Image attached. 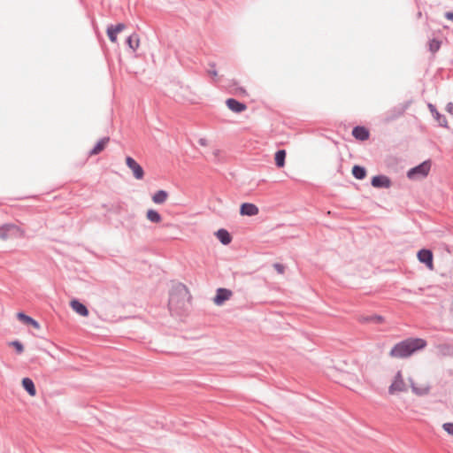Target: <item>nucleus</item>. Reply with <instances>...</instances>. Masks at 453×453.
Returning a JSON list of instances; mask_svg holds the SVG:
<instances>
[{
	"instance_id": "nucleus-4",
	"label": "nucleus",
	"mask_w": 453,
	"mask_h": 453,
	"mask_svg": "<svg viewBox=\"0 0 453 453\" xmlns=\"http://www.w3.org/2000/svg\"><path fill=\"white\" fill-rule=\"evenodd\" d=\"M408 389V384L406 383L402 371H397V372L393 377L391 383L388 387V394L390 395H395L401 393L406 392Z\"/></svg>"
},
{
	"instance_id": "nucleus-11",
	"label": "nucleus",
	"mask_w": 453,
	"mask_h": 453,
	"mask_svg": "<svg viewBox=\"0 0 453 453\" xmlns=\"http://www.w3.org/2000/svg\"><path fill=\"white\" fill-rule=\"evenodd\" d=\"M126 26L122 23H119L116 26H111L107 28V35L110 41L113 43L117 42V35L122 32L125 29Z\"/></svg>"
},
{
	"instance_id": "nucleus-22",
	"label": "nucleus",
	"mask_w": 453,
	"mask_h": 453,
	"mask_svg": "<svg viewBox=\"0 0 453 453\" xmlns=\"http://www.w3.org/2000/svg\"><path fill=\"white\" fill-rule=\"evenodd\" d=\"M146 218L148 220L153 223H159L162 220L160 214L157 211L152 209L147 211Z\"/></svg>"
},
{
	"instance_id": "nucleus-12",
	"label": "nucleus",
	"mask_w": 453,
	"mask_h": 453,
	"mask_svg": "<svg viewBox=\"0 0 453 453\" xmlns=\"http://www.w3.org/2000/svg\"><path fill=\"white\" fill-rule=\"evenodd\" d=\"M70 306L77 314L82 317H88L89 314L88 308L77 299L71 300Z\"/></svg>"
},
{
	"instance_id": "nucleus-38",
	"label": "nucleus",
	"mask_w": 453,
	"mask_h": 453,
	"mask_svg": "<svg viewBox=\"0 0 453 453\" xmlns=\"http://www.w3.org/2000/svg\"><path fill=\"white\" fill-rule=\"evenodd\" d=\"M219 150L214 151V155H215V157H218V156H219Z\"/></svg>"
},
{
	"instance_id": "nucleus-17",
	"label": "nucleus",
	"mask_w": 453,
	"mask_h": 453,
	"mask_svg": "<svg viewBox=\"0 0 453 453\" xmlns=\"http://www.w3.org/2000/svg\"><path fill=\"white\" fill-rule=\"evenodd\" d=\"M22 386L30 396H35L36 389H35V384L31 379L24 378L22 380Z\"/></svg>"
},
{
	"instance_id": "nucleus-37",
	"label": "nucleus",
	"mask_w": 453,
	"mask_h": 453,
	"mask_svg": "<svg viewBox=\"0 0 453 453\" xmlns=\"http://www.w3.org/2000/svg\"><path fill=\"white\" fill-rule=\"evenodd\" d=\"M199 143L203 146H206L207 145V141L205 139H201L199 141Z\"/></svg>"
},
{
	"instance_id": "nucleus-5",
	"label": "nucleus",
	"mask_w": 453,
	"mask_h": 453,
	"mask_svg": "<svg viewBox=\"0 0 453 453\" xmlns=\"http://www.w3.org/2000/svg\"><path fill=\"white\" fill-rule=\"evenodd\" d=\"M24 236V232L16 225L5 224L0 226V240L8 241Z\"/></svg>"
},
{
	"instance_id": "nucleus-13",
	"label": "nucleus",
	"mask_w": 453,
	"mask_h": 453,
	"mask_svg": "<svg viewBox=\"0 0 453 453\" xmlns=\"http://www.w3.org/2000/svg\"><path fill=\"white\" fill-rule=\"evenodd\" d=\"M226 104L232 111L236 113L244 111L247 109V106L244 104L240 103L234 98L227 99L226 101Z\"/></svg>"
},
{
	"instance_id": "nucleus-36",
	"label": "nucleus",
	"mask_w": 453,
	"mask_h": 453,
	"mask_svg": "<svg viewBox=\"0 0 453 453\" xmlns=\"http://www.w3.org/2000/svg\"><path fill=\"white\" fill-rule=\"evenodd\" d=\"M445 17L449 20H453V12H446Z\"/></svg>"
},
{
	"instance_id": "nucleus-34",
	"label": "nucleus",
	"mask_w": 453,
	"mask_h": 453,
	"mask_svg": "<svg viewBox=\"0 0 453 453\" xmlns=\"http://www.w3.org/2000/svg\"><path fill=\"white\" fill-rule=\"evenodd\" d=\"M446 110L449 113L452 114L453 115V104L452 103H449L447 104V107H446Z\"/></svg>"
},
{
	"instance_id": "nucleus-20",
	"label": "nucleus",
	"mask_w": 453,
	"mask_h": 453,
	"mask_svg": "<svg viewBox=\"0 0 453 453\" xmlns=\"http://www.w3.org/2000/svg\"><path fill=\"white\" fill-rule=\"evenodd\" d=\"M109 140L110 139L108 137L101 139L96 143V145L93 148V150L89 152V155L95 156V155L99 154L101 151H103L104 150L105 146L107 145V143L109 142Z\"/></svg>"
},
{
	"instance_id": "nucleus-35",
	"label": "nucleus",
	"mask_w": 453,
	"mask_h": 453,
	"mask_svg": "<svg viewBox=\"0 0 453 453\" xmlns=\"http://www.w3.org/2000/svg\"><path fill=\"white\" fill-rule=\"evenodd\" d=\"M175 302H176V296L175 295H172L171 297H170V301H169L170 305L171 306L174 305Z\"/></svg>"
},
{
	"instance_id": "nucleus-7",
	"label": "nucleus",
	"mask_w": 453,
	"mask_h": 453,
	"mask_svg": "<svg viewBox=\"0 0 453 453\" xmlns=\"http://www.w3.org/2000/svg\"><path fill=\"white\" fill-rule=\"evenodd\" d=\"M418 259L420 263L426 265V266L433 271L434 269V255L431 250L426 249L420 250L417 254Z\"/></svg>"
},
{
	"instance_id": "nucleus-19",
	"label": "nucleus",
	"mask_w": 453,
	"mask_h": 453,
	"mask_svg": "<svg viewBox=\"0 0 453 453\" xmlns=\"http://www.w3.org/2000/svg\"><path fill=\"white\" fill-rule=\"evenodd\" d=\"M168 193L165 190H158L152 196V201L157 204H162L168 199Z\"/></svg>"
},
{
	"instance_id": "nucleus-31",
	"label": "nucleus",
	"mask_w": 453,
	"mask_h": 453,
	"mask_svg": "<svg viewBox=\"0 0 453 453\" xmlns=\"http://www.w3.org/2000/svg\"><path fill=\"white\" fill-rule=\"evenodd\" d=\"M442 427L449 434L453 436V423H445Z\"/></svg>"
},
{
	"instance_id": "nucleus-25",
	"label": "nucleus",
	"mask_w": 453,
	"mask_h": 453,
	"mask_svg": "<svg viewBox=\"0 0 453 453\" xmlns=\"http://www.w3.org/2000/svg\"><path fill=\"white\" fill-rule=\"evenodd\" d=\"M429 108H430L432 112H434V117L436 118V119L439 122V124L441 127H448V121H447L446 118L444 116L441 115L438 111H436L434 109L433 105L430 104Z\"/></svg>"
},
{
	"instance_id": "nucleus-15",
	"label": "nucleus",
	"mask_w": 453,
	"mask_h": 453,
	"mask_svg": "<svg viewBox=\"0 0 453 453\" xmlns=\"http://www.w3.org/2000/svg\"><path fill=\"white\" fill-rule=\"evenodd\" d=\"M17 319L25 325L31 326L35 329H40V324L33 318L26 315L23 312L17 313Z\"/></svg>"
},
{
	"instance_id": "nucleus-24",
	"label": "nucleus",
	"mask_w": 453,
	"mask_h": 453,
	"mask_svg": "<svg viewBox=\"0 0 453 453\" xmlns=\"http://www.w3.org/2000/svg\"><path fill=\"white\" fill-rule=\"evenodd\" d=\"M352 174L355 178L358 180H363L366 176V171L364 167L359 165H355L352 168Z\"/></svg>"
},
{
	"instance_id": "nucleus-30",
	"label": "nucleus",
	"mask_w": 453,
	"mask_h": 453,
	"mask_svg": "<svg viewBox=\"0 0 453 453\" xmlns=\"http://www.w3.org/2000/svg\"><path fill=\"white\" fill-rule=\"evenodd\" d=\"M210 66H211V69L208 70V74L210 76H211L212 78H217L218 77V72L215 69L216 65L214 63H212V64L210 65Z\"/></svg>"
},
{
	"instance_id": "nucleus-3",
	"label": "nucleus",
	"mask_w": 453,
	"mask_h": 453,
	"mask_svg": "<svg viewBox=\"0 0 453 453\" xmlns=\"http://www.w3.org/2000/svg\"><path fill=\"white\" fill-rule=\"evenodd\" d=\"M408 382L411 392L418 396H425L431 392V384L427 379L415 380L409 378Z\"/></svg>"
},
{
	"instance_id": "nucleus-32",
	"label": "nucleus",
	"mask_w": 453,
	"mask_h": 453,
	"mask_svg": "<svg viewBox=\"0 0 453 453\" xmlns=\"http://www.w3.org/2000/svg\"><path fill=\"white\" fill-rule=\"evenodd\" d=\"M449 319L453 323V301L451 302L449 308Z\"/></svg>"
},
{
	"instance_id": "nucleus-27",
	"label": "nucleus",
	"mask_w": 453,
	"mask_h": 453,
	"mask_svg": "<svg viewBox=\"0 0 453 453\" xmlns=\"http://www.w3.org/2000/svg\"><path fill=\"white\" fill-rule=\"evenodd\" d=\"M366 322L374 324H382L385 322V318L380 315H372L365 319Z\"/></svg>"
},
{
	"instance_id": "nucleus-28",
	"label": "nucleus",
	"mask_w": 453,
	"mask_h": 453,
	"mask_svg": "<svg viewBox=\"0 0 453 453\" xmlns=\"http://www.w3.org/2000/svg\"><path fill=\"white\" fill-rule=\"evenodd\" d=\"M9 344H10V346H12L16 349L17 353H19V354H21L24 351V346L19 341H13V342H10Z\"/></svg>"
},
{
	"instance_id": "nucleus-18",
	"label": "nucleus",
	"mask_w": 453,
	"mask_h": 453,
	"mask_svg": "<svg viewBox=\"0 0 453 453\" xmlns=\"http://www.w3.org/2000/svg\"><path fill=\"white\" fill-rule=\"evenodd\" d=\"M215 234L219 242L224 245L229 244L232 241L230 234L226 229H219Z\"/></svg>"
},
{
	"instance_id": "nucleus-23",
	"label": "nucleus",
	"mask_w": 453,
	"mask_h": 453,
	"mask_svg": "<svg viewBox=\"0 0 453 453\" xmlns=\"http://www.w3.org/2000/svg\"><path fill=\"white\" fill-rule=\"evenodd\" d=\"M127 42L133 50H135L140 45V39L137 35L134 34L127 38Z\"/></svg>"
},
{
	"instance_id": "nucleus-26",
	"label": "nucleus",
	"mask_w": 453,
	"mask_h": 453,
	"mask_svg": "<svg viewBox=\"0 0 453 453\" xmlns=\"http://www.w3.org/2000/svg\"><path fill=\"white\" fill-rule=\"evenodd\" d=\"M403 111H404V109L403 108H399V109H394L393 111H391L390 112H388V116L386 117V120L387 121H391L393 120L394 119L401 116L403 114Z\"/></svg>"
},
{
	"instance_id": "nucleus-29",
	"label": "nucleus",
	"mask_w": 453,
	"mask_h": 453,
	"mask_svg": "<svg viewBox=\"0 0 453 453\" xmlns=\"http://www.w3.org/2000/svg\"><path fill=\"white\" fill-rule=\"evenodd\" d=\"M441 47V42L438 40L433 39L429 42V49L432 52H436Z\"/></svg>"
},
{
	"instance_id": "nucleus-1",
	"label": "nucleus",
	"mask_w": 453,
	"mask_h": 453,
	"mask_svg": "<svg viewBox=\"0 0 453 453\" xmlns=\"http://www.w3.org/2000/svg\"><path fill=\"white\" fill-rule=\"evenodd\" d=\"M333 369L339 374L342 384L354 392H359L365 385L362 365L356 359H339Z\"/></svg>"
},
{
	"instance_id": "nucleus-10",
	"label": "nucleus",
	"mask_w": 453,
	"mask_h": 453,
	"mask_svg": "<svg viewBox=\"0 0 453 453\" xmlns=\"http://www.w3.org/2000/svg\"><path fill=\"white\" fill-rule=\"evenodd\" d=\"M259 212V209L258 207L254 204V203H244L241 205L240 207V214L242 216H250V217H252V216H256L257 215Z\"/></svg>"
},
{
	"instance_id": "nucleus-33",
	"label": "nucleus",
	"mask_w": 453,
	"mask_h": 453,
	"mask_svg": "<svg viewBox=\"0 0 453 453\" xmlns=\"http://www.w3.org/2000/svg\"><path fill=\"white\" fill-rule=\"evenodd\" d=\"M274 267L278 271V273H284V266L282 265L276 264L274 265Z\"/></svg>"
},
{
	"instance_id": "nucleus-8",
	"label": "nucleus",
	"mask_w": 453,
	"mask_h": 453,
	"mask_svg": "<svg viewBox=\"0 0 453 453\" xmlns=\"http://www.w3.org/2000/svg\"><path fill=\"white\" fill-rule=\"evenodd\" d=\"M126 164L128 168L133 172L135 179L142 180L144 176L142 167L131 157H126Z\"/></svg>"
},
{
	"instance_id": "nucleus-14",
	"label": "nucleus",
	"mask_w": 453,
	"mask_h": 453,
	"mask_svg": "<svg viewBox=\"0 0 453 453\" xmlns=\"http://www.w3.org/2000/svg\"><path fill=\"white\" fill-rule=\"evenodd\" d=\"M372 185L374 188H389L391 181L387 176L378 175L372 179Z\"/></svg>"
},
{
	"instance_id": "nucleus-6",
	"label": "nucleus",
	"mask_w": 453,
	"mask_h": 453,
	"mask_svg": "<svg viewBox=\"0 0 453 453\" xmlns=\"http://www.w3.org/2000/svg\"><path fill=\"white\" fill-rule=\"evenodd\" d=\"M431 169V163L425 161L416 167L410 169L407 173V176L411 180L423 179L429 173Z\"/></svg>"
},
{
	"instance_id": "nucleus-9",
	"label": "nucleus",
	"mask_w": 453,
	"mask_h": 453,
	"mask_svg": "<svg viewBox=\"0 0 453 453\" xmlns=\"http://www.w3.org/2000/svg\"><path fill=\"white\" fill-rule=\"evenodd\" d=\"M232 296L233 292L231 290L220 288L217 289L213 302L216 305H222L224 302L229 300Z\"/></svg>"
},
{
	"instance_id": "nucleus-2",
	"label": "nucleus",
	"mask_w": 453,
	"mask_h": 453,
	"mask_svg": "<svg viewBox=\"0 0 453 453\" xmlns=\"http://www.w3.org/2000/svg\"><path fill=\"white\" fill-rule=\"evenodd\" d=\"M426 346V342L424 339L408 338L394 345L389 351V356L392 358H406L417 350L423 349Z\"/></svg>"
},
{
	"instance_id": "nucleus-16",
	"label": "nucleus",
	"mask_w": 453,
	"mask_h": 453,
	"mask_svg": "<svg viewBox=\"0 0 453 453\" xmlns=\"http://www.w3.org/2000/svg\"><path fill=\"white\" fill-rule=\"evenodd\" d=\"M352 135L360 141H365L369 138V132L364 127H356L352 130Z\"/></svg>"
},
{
	"instance_id": "nucleus-21",
	"label": "nucleus",
	"mask_w": 453,
	"mask_h": 453,
	"mask_svg": "<svg viewBox=\"0 0 453 453\" xmlns=\"http://www.w3.org/2000/svg\"><path fill=\"white\" fill-rule=\"evenodd\" d=\"M286 155H287V153H286V150H278L275 153V155H274L275 165L279 168H282L285 166Z\"/></svg>"
}]
</instances>
